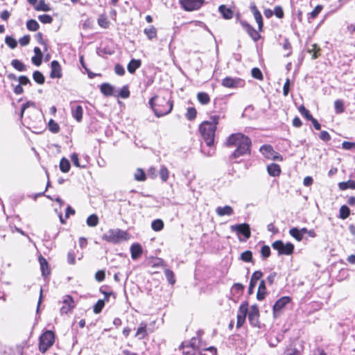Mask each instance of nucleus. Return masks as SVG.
I'll return each instance as SVG.
<instances>
[{
  "label": "nucleus",
  "mask_w": 355,
  "mask_h": 355,
  "mask_svg": "<svg viewBox=\"0 0 355 355\" xmlns=\"http://www.w3.org/2000/svg\"><path fill=\"white\" fill-rule=\"evenodd\" d=\"M34 80L38 84H43L44 83V76L39 71H35L33 74Z\"/></svg>",
  "instance_id": "45"
},
{
  "label": "nucleus",
  "mask_w": 355,
  "mask_h": 355,
  "mask_svg": "<svg viewBox=\"0 0 355 355\" xmlns=\"http://www.w3.org/2000/svg\"><path fill=\"white\" fill-rule=\"evenodd\" d=\"M299 112L300 114L304 116L306 119L309 120L313 118V116L310 114L309 111L306 109V107L304 105H301L299 107Z\"/></svg>",
  "instance_id": "54"
},
{
  "label": "nucleus",
  "mask_w": 355,
  "mask_h": 355,
  "mask_svg": "<svg viewBox=\"0 0 355 355\" xmlns=\"http://www.w3.org/2000/svg\"><path fill=\"white\" fill-rule=\"evenodd\" d=\"M197 112L194 107H189L186 113V117L188 120H193L196 117Z\"/></svg>",
  "instance_id": "52"
},
{
  "label": "nucleus",
  "mask_w": 355,
  "mask_h": 355,
  "mask_svg": "<svg viewBox=\"0 0 355 355\" xmlns=\"http://www.w3.org/2000/svg\"><path fill=\"white\" fill-rule=\"evenodd\" d=\"M267 171L270 176L277 177L281 173V168L278 164L272 163L267 166Z\"/></svg>",
  "instance_id": "23"
},
{
  "label": "nucleus",
  "mask_w": 355,
  "mask_h": 355,
  "mask_svg": "<svg viewBox=\"0 0 355 355\" xmlns=\"http://www.w3.org/2000/svg\"><path fill=\"white\" fill-rule=\"evenodd\" d=\"M322 6L318 5L317 6H315V8L313 9V10L309 13V20L310 19H315V17H317V16L320 14V12L322 11Z\"/></svg>",
  "instance_id": "53"
},
{
  "label": "nucleus",
  "mask_w": 355,
  "mask_h": 355,
  "mask_svg": "<svg viewBox=\"0 0 355 355\" xmlns=\"http://www.w3.org/2000/svg\"><path fill=\"white\" fill-rule=\"evenodd\" d=\"M262 277H263V272L259 270H257L254 272H253V274L251 276L250 285L248 287L249 294H252L253 293V290H254V287L256 286L257 282Z\"/></svg>",
  "instance_id": "18"
},
{
  "label": "nucleus",
  "mask_w": 355,
  "mask_h": 355,
  "mask_svg": "<svg viewBox=\"0 0 355 355\" xmlns=\"http://www.w3.org/2000/svg\"><path fill=\"white\" fill-rule=\"evenodd\" d=\"M105 306V300H98L97 302L95 304L93 308L94 313L98 314L101 312L102 309Z\"/></svg>",
  "instance_id": "42"
},
{
  "label": "nucleus",
  "mask_w": 355,
  "mask_h": 355,
  "mask_svg": "<svg viewBox=\"0 0 355 355\" xmlns=\"http://www.w3.org/2000/svg\"><path fill=\"white\" fill-rule=\"evenodd\" d=\"M73 117L78 121L80 122L83 119V109L81 105H76L71 109Z\"/></svg>",
  "instance_id": "24"
},
{
  "label": "nucleus",
  "mask_w": 355,
  "mask_h": 355,
  "mask_svg": "<svg viewBox=\"0 0 355 355\" xmlns=\"http://www.w3.org/2000/svg\"><path fill=\"white\" fill-rule=\"evenodd\" d=\"M169 175V171L165 166H161L159 170V176L163 182H166Z\"/></svg>",
  "instance_id": "43"
},
{
  "label": "nucleus",
  "mask_w": 355,
  "mask_h": 355,
  "mask_svg": "<svg viewBox=\"0 0 355 355\" xmlns=\"http://www.w3.org/2000/svg\"><path fill=\"white\" fill-rule=\"evenodd\" d=\"M98 223V218L96 214H92L87 218V225L89 227H96Z\"/></svg>",
  "instance_id": "39"
},
{
  "label": "nucleus",
  "mask_w": 355,
  "mask_h": 355,
  "mask_svg": "<svg viewBox=\"0 0 355 355\" xmlns=\"http://www.w3.org/2000/svg\"><path fill=\"white\" fill-rule=\"evenodd\" d=\"M218 10L224 19H230L233 17V11L230 8H227L225 5L220 6Z\"/></svg>",
  "instance_id": "29"
},
{
  "label": "nucleus",
  "mask_w": 355,
  "mask_h": 355,
  "mask_svg": "<svg viewBox=\"0 0 355 355\" xmlns=\"http://www.w3.org/2000/svg\"><path fill=\"white\" fill-rule=\"evenodd\" d=\"M272 248L278 251L279 254L290 255L293 252L294 245L291 243H284L279 240L272 244Z\"/></svg>",
  "instance_id": "7"
},
{
  "label": "nucleus",
  "mask_w": 355,
  "mask_h": 355,
  "mask_svg": "<svg viewBox=\"0 0 355 355\" xmlns=\"http://www.w3.org/2000/svg\"><path fill=\"white\" fill-rule=\"evenodd\" d=\"M130 236L127 232L120 229H110L102 236V239L112 243H119L128 241Z\"/></svg>",
  "instance_id": "5"
},
{
  "label": "nucleus",
  "mask_w": 355,
  "mask_h": 355,
  "mask_svg": "<svg viewBox=\"0 0 355 355\" xmlns=\"http://www.w3.org/2000/svg\"><path fill=\"white\" fill-rule=\"evenodd\" d=\"M335 111L337 114H340L344 112V104L341 100H336L334 102Z\"/></svg>",
  "instance_id": "50"
},
{
  "label": "nucleus",
  "mask_w": 355,
  "mask_h": 355,
  "mask_svg": "<svg viewBox=\"0 0 355 355\" xmlns=\"http://www.w3.org/2000/svg\"><path fill=\"white\" fill-rule=\"evenodd\" d=\"M35 8L36 10H41L44 12L49 11L50 10L49 6L45 3L44 0H40Z\"/></svg>",
  "instance_id": "46"
},
{
  "label": "nucleus",
  "mask_w": 355,
  "mask_h": 355,
  "mask_svg": "<svg viewBox=\"0 0 355 355\" xmlns=\"http://www.w3.org/2000/svg\"><path fill=\"white\" fill-rule=\"evenodd\" d=\"M49 129L53 133H57L60 130V127L55 121H54L53 119H51L49 122Z\"/></svg>",
  "instance_id": "51"
},
{
  "label": "nucleus",
  "mask_w": 355,
  "mask_h": 355,
  "mask_svg": "<svg viewBox=\"0 0 355 355\" xmlns=\"http://www.w3.org/2000/svg\"><path fill=\"white\" fill-rule=\"evenodd\" d=\"M243 29L248 33L250 37L254 41L257 42L261 37L260 34L256 31L252 26L245 21L241 22Z\"/></svg>",
  "instance_id": "16"
},
{
  "label": "nucleus",
  "mask_w": 355,
  "mask_h": 355,
  "mask_svg": "<svg viewBox=\"0 0 355 355\" xmlns=\"http://www.w3.org/2000/svg\"><path fill=\"white\" fill-rule=\"evenodd\" d=\"M230 229L238 234L243 235L245 239H248L251 236L250 227L248 223L234 225L230 227Z\"/></svg>",
  "instance_id": "10"
},
{
  "label": "nucleus",
  "mask_w": 355,
  "mask_h": 355,
  "mask_svg": "<svg viewBox=\"0 0 355 355\" xmlns=\"http://www.w3.org/2000/svg\"><path fill=\"white\" fill-rule=\"evenodd\" d=\"M350 214V209L346 205H343L340 207L339 210V217L341 219H346Z\"/></svg>",
  "instance_id": "37"
},
{
  "label": "nucleus",
  "mask_w": 355,
  "mask_h": 355,
  "mask_svg": "<svg viewBox=\"0 0 355 355\" xmlns=\"http://www.w3.org/2000/svg\"><path fill=\"white\" fill-rule=\"evenodd\" d=\"M219 119V115H213L210 116L209 121H203L200 125L201 136L209 147L214 146L215 132Z\"/></svg>",
  "instance_id": "3"
},
{
  "label": "nucleus",
  "mask_w": 355,
  "mask_h": 355,
  "mask_svg": "<svg viewBox=\"0 0 355 355\" xmlns=\"http://www.w3.org/2000/svg\"><path fill=\"white\" fill-rule=\"evenodd\" d=\"M119 95L123 98H128L130 96L128 88L126 86L123 87L120 90Z\"/></svg>",
  "instance_id": "61"
},
{
  "label": "nucleus",
  "mask_w": 355,
  "mask_h": 355,
  "mask_svg": "<svg viewBox=\"0 0 355 355\" xmlns=\"http://www.w3.org/2000/svg\"><path fill=\"white\" fill-rule=\"evenodd\" d=\"M216 213L218 216H232L234 214V210L232 207L225 205L216 207Z\"/></svg>",
  "instance_id": "20"
},
{
  "label": "nucleus",
  "mask_w": 355,
  "mask_h": 355,
  "mask_svg": "<svg viewBox=\"0 0 355 355\" xmlns=\"http://www.w3.org/2000/svg\"><path fill=\"white\" fill-rule=\"evenodd\" d=\"M165 276L168 282V283L171 285H173L175 282V275L172 270L169 269H166L164 271Z\"/></svg>",
  "instance_id": "44"
},
{
  "label": "nucleus",
  "mask_w": 355,
  "mask_h": 355,
  "mask_svg": "<svg viewBox=\"0 0 355 355\" xmlns=\"http://www.w3.org/2000/svg\"><path fill=\"white\" fill-rule=\"evenodd\" d=\"M55 336L53 331H46L40 338L39 349L42 353L46 352L54 343Z\"/></svg>",
  "instance_id": "6"
},
{
  "label": "nucleus",
  "mask_w": 355,
  "mask_h": 355,
  "mask_svg": "<svg viewBox=\"0 0 355 355\" xmlns=\"http://www.w3.org/2000/svg\"><path fill=\"white\" fill-rule=\"evenodd\" d=\"M151 227L154 231H160L164 227V223L161 219L154 220L151 223Z\"/></svg>",
  "instance_id": "38"
},
{
  "label": "nucleus",
  "mask_w": 355,
  "mask_h": 355,
  "mask_svg": "<svg viewBox=\"0 0 355 355\" xmlns=\"http://www.w3.org/2000/svg\"><path fill=\"white\" fill-rule=\"evenodd\" d=\"M114 71L116 74L123 76L125 73V69L121 64H116L114 67Z\"/></svg>",
  "instance_id": "63"
},
{
  "label": "nucleus",
  "mask_w": 355,
  "mask_h": 355,
  "mask_svg": "<svg viewBox=\"0 0 355 355\" xmlns=\"http://www.w3.org/2000/svg\"><path fill=\"white\" fill-rule=\"evenodd\" d=\"M291 298L288 296H284L279 298L273 305L272 310L275 316H277L282 310L291 302Z\"/></svg>",
  "instance_id": "12"
},
{
  "label": "nucleus",
  "mask_w": 355,
  "mask_h": 355,
  "mask_svg": "<svg viewBox=\"0 0 355 355\" xmlns=\"http://www.w3.org/2000/svg\"><path fill=\"white\" fill-rule=\"evenodd\" d=\"M5 43L12 49L16 48V46H17V40L10 36L6 37Z\"/></svg>",
  "instance_id": "47"
},
{
  "label": "nucleus",
  "mask_w": 355,
  "mask_h": 355,
  "mask_svg": "<svg viewBox=\"0 0 355 355\" xmlns=\"http://www.w3.org/2000/svg\"><path fill=\"white\" fill-rule=\"evenodd\" d=\"M225 144L227 147L236 146L230 155L232 159H236L250 153L251 139L242 133L232 134L227 138Z\"/></svg>",
  "instance_id": "1"
},
{
  "label": "nucleus",
  "mask_w": 355,
  "mask_h": 355,
  "mask_svg": "<svg viewBox=\"0 0 355 355\" xmlns=\"http://www.w3.org/2000/svg\"><path fill=\"white\" fill-rule=\"evenodd\" d=\"M39 27V24L35 19H30L26 22V28L31 31H36Z\"/></svg>",
  "instance_id": "40"
},
{
  "label": "nucleus",
  "mask_w": 355,
  "mask_h": 355,
  "mask_svg": "<svg viewBox=\"0 0 355 355\" xmlns=\"http://www.w3.org/2000/svg\"><path fill=\"white\" fill-rule=\"evenodd\" d=\"M50 77L51 78H60L62 77L61 66L56 60H53L51 63Z\"/></svg>",
  "instance_id": "17"
},
{
  "label": "nucleus",
  "mask_w": 355,
  "mask_h": 355,
  "mask_svg": "<svg viewBox=\"0 0 355 355\" xmlns=\"http://www.w3.org/2000/svg\"><path fill=\"white\" fill-rule=\"evenodd\" d=\"M259 311L257 305H252L248 313V320L253 327H259Z\"/></svg>",
  "instance_id": "14"
},
{
  "label": "nucleus",
  "mask_w": 355,
  "mask_h": 355,
  "mask_svg": "<svg viewBox=\"0 0 355 355\" xmlns=\"http://www.w3.org/2000/svg\"><path fill=\"white\" fill-rule=\"evenodd\" d=\"M105 273L103 270H99L98 271L95 275V278L96 281L101 282L105 279Z\"/></svg>",
  "instance_id": "64"
},
{
  "label": "nucleus",
  "mask_w": 355,
  "mask_h": 355,
  "mask_svg": "<svg viewBox=\"0 0 355 355\" xmlns=\"http://www.w3.org/2000/svg\"><path fill=\"white\" fill-rule=\"evenodd\" d=\"M273 14H275V16L279 19L282 18L284 17V11L282 8L279 6H275Z\"/></svg>",
  "instance_id": "60"
},
{
  "label": "nucleus",
  "mask_w": 355,
  "mask_h": 355,
  "mask_svg": "<svg viewBox=\"0 0 355 355\" xmlns=\"http://www.w3.org/2000/svg\"><path fill=\"white\" fill-rule=\"evenodd\" d=\"M261 254L263 259L268 258L270 254V249L268 245H263L261 249Z\"/></svg>",
  "instance_id": "57"
},
{
  "label": "nucleus",
  "mask_w": 355,
  "mask_h": 355,
  "mask_svg": "<svg viewBox=\"0 0 355 355\" xmlns=\"http://www.w3.org/2000/svg\"><path fill=\"white\" fill-rule=\"evenodd\" d=\"M197 98L202 105H207L210 102L209 96L205 92H199Z\"/></svg>",
  "instance_id": "32"
},
{
  "label": "nucleus",
  "mask_w": 355,
  "mask_h": 355,
  "mask_svg": "<svg viewBox=\"0 0 355 355\" xmlns=\"http://www.w3.org/2000/svg\"><path fill=\"white\" fill-rule=\"evenodd\" d=\"M147 334V324L145 322H142L139 324V326L137 329L135 337L139 340H141L144 339Z\"/></svg>",
  "instance_id": "21"
},
{
  "label": "nucleus",
  "mask_w": 355,
  "mask_h": 355,
  "mask_svg": "<svg viewBox=\"0 0 355 355\" xmlns=\"http://www.w3.org/2000/svg\"><path fill=\"white\" fill-rule=\"evenodd\" d=\"M259 151L268 159L282 161L283 158L281 155L275 152L270 145H263L261 146Z\"/></svg>",
  "instance_id": "8"
},
{
  "label": "nucleus",
  "mask_w": 355,
  "mask_h": 355,
  "mask_svg": "<svg viewBox=\"0 0 355 355\" xmlns=\"http://www.w3.org/2000/svg\"><path fill=\"white\" fill-rule=\"evenodd\" d=\"M342 148L345 150L354 149L355 150V142L343 141L342 143Z\"/></svg>",
  "instance_id": "58"
},
{
  "label": "nucleus",
  "mask_w": 355,
  "mask_h": 355,
  "mask_svg": "<svg viewBox=\"0 0 355 355\" xmlns=\"http://www.w3.org/2000/svg\"><path fill=\"white\" fill-rule=\"evenodd\" d=\"M248 310V304L246 302H243L239 306L237 312V322L236 327L240 328L242 327L245 321L246 315Z\"/></svg>",
  "instance_id": "11"
},
{
  "label": "nucleus",
  "mask_w": 355,
  "mask_h": 355,
  "mask_svg": "<svg viewBox=\"0 0 355 355\" xmlns=\"http://www.w3.org/2000/svg\"><path fill=\"white\" fill-rule=\"evenodd\" d=\"M60 168L63 173H67L70 169L69 161L64 157L62 158L60 162Z\"/></svg>",
  "instance_id": "36"
},
{
  "label": "nucleus",
  "mask_w": 355,
  "mask_h": 355,
  "mask_svg": "<svg viewBox=\"0 0 355 355\" xmlns=\"http://www.w3.org/2000/svg\"><path fill=\"white\" fill-rule=\"evenodd\" d=\"M131 257L132 259H137L142 254V248L139 243H134L130 247Z\"/></svg>",
  "instance_id": "22"
},
{
  "label": "nucleus",
  "mask_w": 355,
  "mask_h": 355,
  "mask_svg": "<svg viewBox=\"0 0 355 355\" xmlns=\"http://www.w3.org/2000/svg\"><path fill=\"white\" fill-rule=\"evenodd\" d=\"M75 302L70 295H65L63 297L62 306L60 308L61 314H67L75 308Z\"/></svg>",
  "instance_id": "13"
},
{
  "label": "nucleus",
  "mask_w": 355,
  "mask_h": 355,
  "mask_svg": "<svg viewBox=\"0 0 355 355\" xmlns=\"http://www.w3.org/2000/svg\"><path fill=\"white\" fill-rule=\"evenodd\" d=\"M289 234L291 236L295 238L297 241H301L303 239V235L300 232V229L293 227L289 230Z\"/></svg>",
  "instance_id": "34"
},
{
  "label": "nucleus",
  "mask_w": 355,
  "mask_h": 355,
  "mask_svg": "<svg viewBox=\"0 0 355 355\" xmlns=\"http://www.w3.org/2000/svg\"><path fill=\"white\" fill-rule=\"evenodd\" d=\"M39 262L40 264V268L43 276H47L50 274V270L49 268V264L46 260L40 256L39 257Z\"/></svg>",
  "instance_id": "27"
},
{
  "label": "nucleus",
  "mask_w": 355,
  "mask_h": 355,
  "mask_svg": "<svg viewBox=\"0 0 355 355\" xmlns=\"http://www.w3.org/2000/svg\"><path fill=\"white\" fill-rule=\"evenodd\" d=\"M101 92L105 96H115L114 87L109 83H103L101 85Z\"/></svg>",
  "instance_id": "25"
},
{
  "label": "nucleus",
  "mask_w": 355,
  "mask_h": 355,
  "mask_svg": "<svg viewBox=\"0 0 355 355\" xmlns=\"http://www.w3.org/2000/svg\"><path fill=\"white\" fill-rule=\"evenodd\" d=\"M144 32L149 40H153L157 37V29L153 26L146 28Z\"/></svg>",
  "instance_id": "30"
},
{
  "label": "nucleus",
  "mask_w": 355,
  "mask_h": 355,
  "mask_svg": "<svg viewBox=\"0 0 355 355\" xmlns=\"http://www.w3.org/2000/svg\"><path fill=\"white\" fill-rule=\"evenodd\" d=\"M250 10L253 13L254 17L258 24L259 31H261L263 28V19L261 12L258 10L257 6L254 4L250 5Z\"/></svg>",
  "instance_id": "19"
},
{
  "label": "nucleus",
  "mask_w": 355,
  "mask_h": 355,
  "mask_svg": "<svg viewBox=\"0 0 355 355\" xmlns=\"http://www.w3.org/2000/svg\"><path fill=\"white\" fill-rule=\"evenodd\" d=\"M38 19L43 24H51L53 21L52 17L46 14L39 15Z\"/></svg>",
  "instance_id": "55"
},
{
  "label": "nucleus",
  "mask_w": 355,
  "mask_h": 355,
  "mask_svg": "<svg viewBox=\"0 0 355 355\" xmlns=\"http://www.w3.org/2000/svg\"><path fill=\"white\" fill-rule=\"evenodd\" d=\"M141 65L140 60L132 59L128 64L127 69L129 73H134Z\"/></svg>",
  "instance_id": "26"
},
{
  "label": "nucleus",
  "mask_w": 355,
  "mask_h": 355,
  "mask_svg": "<svg viewBox=\"0 0 355 355\" xmlns=\"http://www.w3.org/2000/svg\"><path fill=\"white\" fill-rule=\"evenodd\" d=\"M244 84V81L239 78L226 77L222 81L223 86L227 88L243 87Z\"/></svg>",
  "instance_id": "15"
},
{
  "label": "nucleus",
  "mask_w": 355,
  "mask_h": 355,
  "mask_svg": "<svg viewBox=\"0 0 355 355\" xmlns=\"http://www.w3.org/2000/svg\"><path fill=\"white\" fill-rule=\"evenodd\" d=\"M338 187L340 190H346L347 189H355V182L351 180L347 182H342L338 184Z\"/></svg>",
  "instance_id": "31"
},
{
  "label": "nucleus",
  "mask_w": 355,
  "mask_h": 355,
  "mask_svg": "<svg viewBox=\"0 0 355 355\" xmlns=\"http://www.w3.org/2000/svg\"><path fill=\"white\" fill-rule=\"evenodd\" d=\"M232 291L238 294L241 293L244 289V286L240 283H236L232 286Z\"/></svg>",
  "instance_id": "59"
},
{
  "label": "nucleus",
  "mask_w": 355,
  "mask_h": 355,
  "mask_svg": "<svg viewBox=\"0 0 355 355\" xmlns=\"http://www.w3.org/2000/svg\"><path fill=\"white\" fill-rule=\"evenodd\" d=\"M319 137L321 140H322L324 141H329L331 140L330 135L329 134L328 132H327L325 130L321 131V132L320 133Z\"/></svg>",
  "instance_id": "62"
},
{
  "label": "nucleus",
  "mask_w": 355,
  "mask_h": 355,
  "mask_svg": "<svg viewBox=\"0 0 355 355\" xmlns=\"http://www.w3.org/2000/svg\"><path fill=\"white\" fill-rule=\"evenodd\" d=\"M11 65L19 71H25L27 69L26 66L20 60L17 59L12 60Z\"/></svg>",
  "instance_id": "33"
},
{
  "label": "nucleus",
  "mask_w": 355,
  "mask_h": 355,
  "mask_svg": "<svg viewBox=\"0 0 355 355\" xmlns=\"http://www.w3.org/2000/svg\"><path fill=\"white\" fill-rule=\"evenodd\" d=\"M241 259L245 262H250L252 260V253L250 250H246L241 253Z\"/></svg>",
  "instance_id": "48"
},
{
  "label": "nucleus",
  "mask_w": 355,
  "mask_h": 355,
  "mask_svg": "<svg viewBox=\"0 0 355 355\" xmlns=\"http://www.w3.org/2000/svg\"><path fill=\"white\" fill-rule=\"evenodd\" d=\"M71 159L73 164L78 168H84L86 167V163L81 164L79 161L78 155L77 153H74L71 156Z\"/></svg>",
  "instance_id": "35"
},
{
  "label": "nucleus",
  "mask_w": 355,
  "mask_h": 355,
  "mask_svg": "<svg viewBox=\"0 0 355 355\" xmlns=\"http://www.w3.org/2000/svg\"><path fill=\"white\" fill-rule=\"evenodd\" d=\"M252 76L257 80H262L263 75L261 70L258 68H253L251 71Z\"/></svg>",
  "instance_id": "56"
},
{
  "label": "nucleus",
  "mask_w": 355,
  "mask_h": 355,
  "mask_svg": "<svg viewBox=\"0 0 355 355\" xmlns=\"http://www.w3.org/2000/svg\"><path fill=\"white\" fill-rule=\"evenodd\" d=\"M98 24L101 27L103 28H108L110 25L109 21L107 20V17L104 15H101L99 17L98 19Z\"/></svg>",
  "instance_id": "49"
},
{
  "label": "nucleus",
  "mask_w": 355,
  "mask_h": 355,
  "mask_svg": "<svg viewBox=\"0 0 355 355\" xmlns=\"http://www.w3.org/2000/svg\"><path fill=\"white\" fill-rule=\"evenodd\" d=\"M183 345L184 355H206L204 352L208 351L211 355H216V349L214 347H207L201 340L200 336L198 334L196 337L191 339L189 344Z\"/></svg>",
  "instance_id": "2"
},
{
  "label": "nucleus",
  "mask_w": 355,
  "mask_h": 355,
  "mask_svg": "<svg viewBox=\"0 0 355 355\" xmlns=\"http://www.w3.org/2000/svg\"><path fill=\"white\" fill-rule=\"evenodd\" d=\"M182 8L187 11L198 10L203 4L204 0H179Z\"/></svg>",
  "instance_id": "9"
},
{
  "label": "nucleus",
  "mask_w": 355,
  "mask_h": 355,
  "mask_svg": "<svg viewBox=\"0 0 355 355\" xmlns=\"http://www.w3.org/2000/svg\"><path fill=\"white\" fill-rule=\"evenodd\" d=\"M266 293V283L264 280H261L259 283L258 291L257 293V298L258 300H262L265 298Z\"/></svg>",
  "instance_id": "28"
},
{
  "label": "nucleus",
  "mask_w": 355,
  "mask_h": 355,
  "mask_svg": "<svg viewBox=\"0 0 355 355\" xmlns=\"http://www.w3.org/2000/svg\"><path fill=\"white\" fill-rule=\"evenodd\" d=\"M134 178L137 181L142 182L146 180V173L141 168H137L134 174Z\"/></svg>",
  "instance_id": "41"
},
{
  "label": "nucleus",
  "mask_w": 355,
  "mask_h": 355,
  "mask_svg": "<svg viewBox=\"0 0 355 355\" xmlns=\"http://www.w3.org/2000/svg\"><path fill=\"white\" fill-rule=\"evenodd\" d=\"M149 105L157 117L169 114L173 109V103L167 97L155 96L149 100Z\"/></svg>",
  "instance_id": "4"
}]
</instances>
